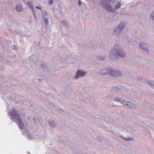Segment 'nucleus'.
<instances>
[{"instance_id": "f257e3e1", "label": "nucleus", "mask_w": 154, "mask_h": 154, "mask_svg": "<svg viewBox=\"0 0 154 154\" xmlns=\"http://www.w3.org/2000/svg\"><path fill=\"white\" fill-rule=\"evenodd\" d=\"M110 74L111 75L114 77H118L121 75V72L119 71H116L112 69H105L101 70L100 72V74L101 75H103L106 74Z\"/></svg>"}, {"instance_id": "f03ea898", "label": "nucleus", "mask_w": 154, "mask_h": 154, "mask_svg": "<svg viewBox=\"0 0 154 154\" xmlns=\"http://www.w3.org/2000/svg\"><path fill=\"white\" fill-rule=\"evenodd\" d=\"M10 115L13 117V119H17L18 125L20 129L24 128L23 123L22 122L20 119L19 118V116L16 112V110L15 109H12L10 112Z\"/></svg>"}, {"instance_id": "7ed1b4c3", "label": "nucleus", "mask_w": 154, "mask_h": 154, "mask_svg": "<svg viewBox=\"0 0 154 154\" xmlns=\"http://www.w3.org/2000/svg\"><path fill=\"white\" fill-rule=\"evenodd\" d=\"M126 56L125 53L121 50L118 51L117 53L114 54L112 52H111L109 57L110 59L112 60H116L118 59L119 57H124Z\"/></svg>"}, {"instance_id": "20e7f679", "label": "nucleus", "mask_w": 154, "mask_h": 154, "mask_svg": "<svg viewBox=\"0 0 154 154\" xmlns=\"http://www.w3.org/2000/svg\"><path fill=\"white\" fill-rule=\"evenodd\" d=\"M111 0H102L101 3L103 4V6L108 11L112 12V8L111 6L108 5L107 2H110Z\"/></svg>"}, {"instance_id": "39448f33", "label": "nucleus", "mask_w": 154, "mask_h": 154, "mask_svg": "<svg viewBox=\"0 0 154 154\" xmlns=\"http://www.w3.org/2000/svg\"><path fill=\"white\" fill-rule=\"evenodd\" d=\"M124 26V25H123V23H121L119 25L117 28L114 29V31L117 34L120 33Z\"/></svg>"}, {"instance_id": "423d86ee", "label": "nucleus", "mask_w": 154, "mask_h": 154, "mask_svg": "<svg viewBox=\"0 0 154 154\" xmlns=\"http://www.w3.org/2000/svg\"><path fill=\"white\" fill-rule=\"evenodd\" d=\"M86 74V72L83 71L78 70L77 72L75 79L78 78L79 77H83Z\"/></svg>"}, {"instance_id": "0eeeda50", "label": "nucleus", "mask_w": 154, "mask_h": 154, "mask_svg": "<svg viewBox=\"0 0 154 154\" xmlns=\"http://www.w3.org/2000/svg\"><path fill=\"white\" fill-rule=\"evenodd\" d=\"M139 47L142 50H144L147 52H149V50L147 48V45L146 44L144 43H141Z\"/></svg>"}, {"instance_id": "6e6552de", "label": "nucleus", "mask_w": 154, "mask_h": 154, "mask_svg": "<svg viewBox=\"0 0 154 154\" xmlns=\"http://www.w3.org/2000/svg\"><path fill=\"white\" fill-rule=\"evenodd\" d=\"M47 15V14L45 12H44L43 13H42V17L44 19V22L46 24L48 23V22Z\"/></svg>"}, {"instance_id": "1a4fd4ad", "label": "nucleus", "mask_w": 154, "mask_h": 154, "mask_svg": "<svg viewBox=\"0 0 154 154\" xmlns=\"http://www.w3.org/2000/svg\"><path fill=\"white\" fill-rule=\"evenodd\" d=\"M128 106L129 108L134 109L136 108L137 107L136 106L135 104H133L131 102H128Z\"/></svg>"}, {"instance_id": "9d476101", "label": "nucleus", "mask_w": 154, "mask_h": 154, "mask_svg": "<svg viewBox=\"0 0 154 154\" xmlns=\"http://www.w3.org/2000/svg\"><path fill=\"white\" fill-rule=\"evenodd\" d=\"M16 9L18 12H20L22 11L21 8L19 6H17L16 8Z\"/></svg>"}, {"instance_id": "9b49d317", "label": "nucleus", "mask_w": 154, "mask_h": 154, "mask_svg": "<svg viewBox=\"0 0 154 154\" xmlns=\"http://www.w3.org/2000/svg\"><path fill=\"white\" fill-rule=\"evenodd\" d=\"M27 4L29 6L30 8L32 10H33V8L32 5L31 4L30 2H28L27 3Z\"/></svg>"}, {"instance_id": "f8f14e48", "label": "nucleus", "mask_w": 154, "mask_h": 154, "mask_svg": "<svg viewBox=\"0 0 154 154\" xmlns=\"http://www.w3.org/2000/svg\"><path fill=\"white\" fill-rule=\"evenodd\" d=\"M154 82H149V85H150L151 86V87H152L153 88H154Z\"/></svg>"}, {"instance_id": "ddd939ff", "label": "nucleus", "mask_w": 154, "mask_h": 154, "mask_svg": "<svg viewBox=\"0 0 154 154\" xmlns=\"http://www.w3.org/2000/svg\"><path fill=\"white\" fill-rule=\"evenodd\" d=\"M112 91H117L119 90V88L117 87H114L112 88Z\"/></svg>"}, {"instance_id": "4468645a", "label": "nucleus", "mask_w": 154, "mask_h": 154, "mask_svg": "<svg viewBox=\"0 0 154 154\" xmlns=\"http://www.w3.org/2000/svg\"><path fill=\"white\" fill-rule=\"evenodd\" d=\"M127 102L126 101H122V103L124 105H127L128 106V102Z\"/></svg>"}, {"instance_id": "2eb2a0df", "label": "nucleus", "mask_w": 154, "mask_h": 154, "mask_svg": "<svg viewBox=\"0 0 154 154\" xmlns=\"http://www.w3.org/2000/svg\"><path fill=\"white\" fill-rule=\"evenodd\" d=\"M121 7V3L119 2L117 5L116 6V7L117 8H120Z\"/></svg>"}, {"instance_id": "dca6fc26", "label": "nucleus", "mask_w": 154, "mask_h": 154, "mask_svg": "<svg viewBox=\"0 0 154 154\" xmlns=\"http://www.w3.org/2000/svg\"><path fill=\"white\" fill-rule=\"evenodd\" d=\"M151 17H152V19L154 20V12H152L151 13Z\"/></svg>"}, {"instance_id": "f3484780", "label": "nucleus", "mask_w": 154, "mask_h": 154, "mask_svg": "<svg viewBox=\"0 0 154 154\" xmlns=\"http://www.w3.org/2000/svg\"><path fill=\"white\" fill-rule=\"evenodd\" d=\"M49 5H51L53 3V1L52 0H50L49 1Z\"/></svg>"}, {"instance_id": "a211bd4d", "label": "nucleus", "mask_w": 154, "mask_h": 154, "mask_svg": "<svg viewBox=\"0 0 154 154\" xmlns=\"http://www.w3.org/2000/svg\"><path fill=\"white\" fill-rule=\"evenodd\" d=\"M37 9H41V7L40 6H36L35 7Z\"/></svg>"}, {"instance_id": "6ab92c4d", "label": "nucleus", "mask_w": 154, "mask_h": 154, "mask_svg": "<svg viewBox=\"0 0 154 154\" xmlns=\"http://www.w3.org/2000/svg\"><path fill=\"white\" fill-rule=\"evenodd\" d=\"M79 5H81V2L80 0H79Z\"/></svg>"}, {"instance_id": "aec40b11", "label": "nucleus", "mask_w": 154, "mask_h": 154, "mask_svg": "<svg viewBox=\"0 0 154 154\" xmlns=\"http://www.w3.org/2000/svg\"><path fill=\"white\" fill-rule=\"evenodd\" d=\"M99 59L100 60H103L104 59V58L103 57V58H101V57H100Z\"/></svg>"}, {"instance_id": "412c9836", "label": "nucleus", "mask_w": 154, "mask_h": 154, "mask_svg": "<svg viewBox=\"0 0 154 154\" xmlns=\"http://www.w3.org/2000/svg\"><path fill=\"white\" fill-rule=\"evenodd\" d=\"M15 46H12V48L13 49H15Z\"/></svg>"}]
</instances>
